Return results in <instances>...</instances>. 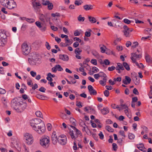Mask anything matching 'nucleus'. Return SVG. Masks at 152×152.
<instances>
[{
	"mask_svg": "<svg viewBox=\"0 0 152 152\" xmlns=\"http://www.w3.org/2000/svg\"><path fill=\"white\" fill-rule=\"evenodd\" d=\"M115 67L114 66H112L111 67H108V70L110 71H112L114 70L115 69Z\"/></svg>",
	"mask_w": 152,
	"mask_h": 152,
	"instance_id": "obj_57",
	"label": "nucleus"
},
{
	"mask_svg": "<svg viewBox=\"0 0 152 152\" xmlns=\"http://www.w3.org/2000/svg\"><path fill=\"white\" fill-rule=\"evenodd\" d=\"M77 19L80 22H83L85 19V18L84 17H82L81 15H80L78 17Z\"/></svg>",
	"mask_w": 152,
	"mask_h": 152,
	"instance_id": "obj_35",
	"label": "nucleus"
},
{
	"mask_svg": "<svg viewBox=\"0 0 152 152\" xmlns=\"http://www.w3.org/2000/svg\"><path fill=\"white\" fill-rule=\"evenodd\" d=\"M59 58L64 61H67L69 60V56L66 54H60L59 55Z\"/></svg>",
	"mask_w": 152,
	"mask_h": 152,
	"instance_id": "obj_13",
	"label": "nucleus"
},
{
	"mask_svg": "<svg viewBox=\"0 0 152 152\" xmlns=\"http://www.w3.org/2000/svg\"><path fill=\"white\" fill-rule=\"evenodd\" d=\"M60 117L63 119H66V115L65 113H61L60 115Z\"/></svg>",
	"mask_w": 152,
	"mask_h": 152,
	"instance_id": "obj_62",
	"label": "nucleus"
},
{
	"mask_svg": "<svg viewBox=\"0 0 152 152\" xmlns=\"http://www.w3.org/2000/svg\"><path fill=\"white\" fill-rule=\"evenodd\" d=\"M6 43L5 39H0V46H4Z\"/></svg>",
	"mask_w": 152,
	"mask_h": 152,
	"instance_id": "obj_26",
	"label": "nucleus"
},
{
	"mask_svg": "<svg viewBox=\"0 0 152 152\" xmlns=\"http://www.w3.org/2000/svg\"><path fill=\"white\" fill-rule=\"evenodd\" d=\"M38 90L42 92H45V91L46 90V89L43 87H41L40 88H39Z\"/></svg>",
	"mask_w": 152,
	"mask_h": 152,
	"instance_id": "obj_52",
	"label": "nucleus"
},
{
	"mask_svg": "<svg viewBox=\"0 0 152 152\" xmlns=\"http://www.w3.org/2000/svg\"><path fill=\"white\" fill-rule=\"evenodd\" d=\"M145 60L148 63H151L152 62V58H150L148 55H147L145 56Z\"/></svg>",
	"mask_w": 152,
	"mask_h": 152,
	"instance_id": "obj_27",
	"label": "nucleus"
},
{
	"mask_svg": "<svg viewBox=\"0 0 152 152\" xmlns=\"http://www.w3.org/2000/svg\"><path fill=\"white\" fill-rule=\"evenodd\" d=\"M69 121L74 126H76V121L73 117H71L70 118Z\"/></svg>",
	"mask_w": 152,
	"mask_h": 152,
	"instance_id": "obj_23",
	"label": "nucleus"
},
{
	"mask_svg": "<svg viewBox=\"0 0 152 152\" xmlns=\"http://www.w3.org/2000/svg\"><path fill=\"white\" fill-rule=\"evenodd\" d=\"M137 148L140 150L142 151V148L144 147V145L142 143H140L137 145Z\"/></svg>",
	"mask_w": 152,
	"mask_h": 152,
	"instance_id": "obj_32",
	"label": "nucleus"
},
{
	"mask_svg": "<svg viewBox=\"0 0 152 152\" xmlns=\"http://www.w3.org/2000/svg\"><path fill=\"white\" fill-rule=\"evenodd\" d=\"M66 140L65 139H63L62 140H59L58 142L61 145H64L66 143Z\"/></svg>",
	"mask_w": 152,
	"mask_h": 152,
	"instance_id": "obj_31",
	"label": "nucleus"
},
{
	"mask_svg": "<svg viewBox=\"0 0 152 152\" xmlns=\"http://www.w3.org/2000/svg\"><path fill=\"white\" fill-rule=\"evenodd\" d=\"M31 58H29L28 61L30 64L31 66L36 65L37 64L39 63V58L35 52H33L30 54Z\"/></svg>",
	"mask_w": 152,
	"mask_h": 152,
	"instance_id": "obj_2",
	"label": "nucleus"
},
{
	"mask_svg": "<svg viewBox=\"0 0 152 152\" xmlns=\"http://www.w3.org/2000/svg\"><path fill=\"white\" fill-rule=\"evenodd\" d=\"M9 1L8 0H0V2L2 6L6 7Z\"/></svg>",
	"mask_w": 152,
	"mask_h": 152,
	"instance_id": "obj_22",
	"label": "nucleus"
},
{
	"mask_svg": "<svg viewBox=\"0 0 152 152\" xmlns=\"http://www.w3.org/2000/svg\"><path fill=\"white\" fill-rule=\"evenodd\" d=\"M141 128H142L143 130L145 131V132L147 133L148 132V128L146 126L143 125L141 126Z\"/></svg>",
	"mask_w": 152,
	"mask_h": 152,
	"instance_id": "obj_50",
	"label": "nucleus"
},
{
	"mask_svg": "<svg viewBox=\"0 0 152 152\" xmlns=\"http://www.w3.org/2000/svg\"><path fill=\"white\" fill-rule=\"evenodd\" d=\"M132 78V80L134 82L136 85H138L140 83V80L138 79L137 75L134 72L131 73Z\"/></svg>",
	"mask_w": 152,
	"mask_h": 152,
	"instance_id": "obj_9",
	"label": "nucleus"
},
{
	"mask_svg": "<svg viewBox=\"0 0 152 152\" xmlns=\"http://www.w3.org/2000/svg\"><path fill=\"white\" fill-rule=\"evenodd\" d=\"M69 78L70 79V80L71 81V83L73 84H75L76 82V80L71 76H69Z\"/></svg>",
	"mask_w": 152,
	"mask_h": 152,
	"instance_id": "obj_36",
	"label": "nucleus"
},
{
	"mask_svg": "<svg viewBox=\"0 0 152 152\" xmlns=\"http://www.w3.org/2000/svg\"><path fill=\"white\" fill-rule=\"evenodd\" d=\"M35 114L37 117L43 118L42 114L40 111H36L35 113Z\"/></svg>",
	"mask_w": 152,
	"mask_h": 152,
	"instance_id": "obj_30",
	"label": "nucleus"
},
{
	"mask_svg": "<svg viewBox=\"0 0 152 152\" xmlns=\"http://www.w3.org/2000/svg\"><path fill=\"white\" fill-rule=\"evenodd\" d=\"M20 104L18 106L17 109H16V111L18 113H21L26 108L27 104L26 103L23 102H21Z\"/></svg>",
	"mask_w": 152,
	"mask_h": 152,
	"instance_id": "obj_6",
	"label": "nucleus"
},
{
	"mask_svg": "<svg viewBox=\"0 0 152 152\" xmlns=\"http://www.w3.org/2000/svg\"><path fill=\"white\" fill-rule=\"evenodd\" d=\"M22 51L25 55H28L30 52L31 48L26 43H23L21 46Z\"/></svg>",
	"mask_w": 152,
	"mask_h": 152,
	"instance_id": "obj_4",
	"label": "nucleus"
},
{
	"mask_svg": "<svg viewBox=\"0 0 152 152\" xmlns=\"http://www.w3.org/2000/svg\"><path fill=\"white\" fill-rule=\"evenodd\" d=\"M36 96L38 99L41 100H45L46 99V98H48L46 96L40 94H37Z\"/></svg>",
	"mask_w": 152,
	"mask_h": 152,
	"instance_id": "obj_19",
	"label": "nucleus"
},
{
	"mask_svg": "<svg viewBox=\"0 0 152 152\" xmlns=\"http://www.w3.org/2000/svg\"><path fill=\"white\" fill-rule=\"evenodd\" d=\"M133 30V29L132 28L129 29L128 30L126 31H123V32L124 33V35L126 37H129V34L130 32H132Z\"/></svg>",
	"mask_w": 152,
	"mask_h": 152,
	"instance_id": "obj_17",
	"label": "nucleus"
},
{
	"mask_svg": "<svg viewBox=\"0 0 152 152\" xmlns=\"http://www.w3.org/2000/svg\"><path fill=\"white\" fill-rule=\"evenodd\" d=\"M135 137L134 135L132 133H129L128 135V138L130 140H132L134 139Z\"/></svg>",
	"mask_w": 152,
	"mask_h": 152,
	"instance_id": "obj_38",
	"label": "nucleus"
},
{
	"mask_svg": "<svg viewBox=\"0 0 152 152\" xmlns=\"http://www.w3.org/2000/svg\"><path fill=\"white\" fill-rule=\"evenodd\" d=\"M103 64H104L105 65H108L110 64V62L107 59H105L104 60V62L102 63Z\"/></svg>",
	"mask_w": 152,
	"mask_h": 152,
	"instance_id": "obj_46",
	"label": "nucleus"
},
{
	"mask_svg": "<svg viewBox=\"0 0 152 152\" xmlns=\"http://www.w3.org/2000/svg\"><path fill=\"white\" fill-rule=\"evenodd\" d=\"M16 7V3L14 0H11L10 1H8L6 7L9 9H12Z\"/></svg>",
	"mask_w": 152,
	"mask_h": 152,
	"instance_id": "obj_8",
	"label": "nucleus"
},
{
	"mask_svg": "<svg viewBox=\"0 0 152 152\" xmlns=\"http://www.w3.org/2000/svg\"><path fill=\"white\" fill-rule=\"evenodd\" d=\"M31 135V134L28 133H26L24 135V139H25L26 140H27L28 139L30 138V137H29V136H30Z\"/></svg>",
	"mask_w": 152,
	"mask_h": 152,
	"instance_id": "obj_39",
	"label": "nucleus"
},
{
	"mask_svg": "<svg viewBox=\"0 0 152 152\" xmlns=\"http://www.w3.org/2000/svg\"><path fill=\"white\" fill-rule=\"evenodd\" d=\"M52 141V143L54 144H56L58 142V137L56 135V132L55 131L53 132L51 136Z\"/></svg>",
	"mask_w": 152,
	"mask_h": 152,
	"instance_id": "obj_11",
	"label": "nucleus"
},
{
	"mask_svg": "<svg viewBox=\"0 0 152 152\" xmlns=\"http://www.w3.org/2000/svg\"><path fill=\"white\" fill-rule=\"evenodd\" d=\"M6 93V91L5 89L0 88V94H4Z\"/></svg>",
	"mask_w": 152,
	"mask_h": 152,
	"instance_id": "obj_59",
	"label": "nucleus"
},
{
	"mask_svg": "<svg viewBox=\"0 0 152 152\" xmlns=\"http://www.w3.org/2000/svg\"><path fill=\"white\" fill-rule=\"evenodd\" d=\"M76 105L79 108H81L82 107L81 105V103L80 102L77 101L76 102Z\"/></svg>",
	"mask_w": 152,
	"mask_h": 152,
	"instance_id": "obj_60",
	"label": "nucleus"
},
{
	"mask_svg": "<svg viewBox=\"0 0 152 152\" xmlns=\"http://www.w3.org/2000/svg\"><path fill=\"white\" fill-rule=\"evenodd\" d=\"M131 59L132 61L134 60H139L142 57L141 54H139L138 55L137 54V52L135 53H132L131 54Z\"/></svg>",
	"mask_w": 152,
	"mask_h": 152,
	"instance_id": "obj_10",
	"label": "nucleus"
},
{
	"mask_svg": "<svg viewBox=\"0 0 152 152\" xmlns=\"http://www.w3.org/2000/svg\"><path fill=\"white\" fill-rule=\"evenodd\" d=\"M83 49L86 51H89L90 50V47L89 46L87 45L83 47Z\"/></svg>",
	"mask_w": 152,
	"mask_h": 152,
	"instance_id": "obj_64",
	"label": "nucleus"
},
{
	"mask_svg": "<svg viewBox=\"0 0 152 152\" xmlns=\"http://www.w3.org/2000/svg\"><path fill=\"white\" fill-rule=\"evenodd\" d=\"M40 145L44 148H47L49 146L50 139L47 136H43L40 140Z\"/></svg>",
	"mask_w": 152,
	"mask_h": 152,
	"instance_id": "obj_3",
	"label": "nucleus"
},
{
	"mask_svg": "<svg viewBox=\"0 0 152 152\" xmlns=\"http://www.w3.org/2000/svg\"><path fill=\"white\" fill-rule=\"evenodd\" d=\"M82 50H80L79 48H77L75 50V53L77 55H80Z\"/></svg>",
	"mask_w": 152,
	"mask_h": 152,
	"instance_id": "obj_33",
	"label": "nucleus"
},
{
	"mask_svg": "<svg viewBox=\"0 0 152 152\" xmlns=\"http://www.w3.org/2000/svg\"><path fill=\"white\" fill-rule=\"evenodd\" d=\"M123 65L127 71H129L130 70L129 66L126 62H124L123 63Z\"/></svg>",
	"mask_w": 152,
	"mask_h": 152,
	"instance_id": "obj_24",
	"label": "nucleus"
},
{
	"mask_svg": "<svg viewBox=\"0 0 152 152\" xmlns=\"http://www.w3.org/2000/svg\"><path fill=\"white\" fill-rule=\"evenodd\" d=\"M26 21L29 23H33L34 22L35 20L32 18H27Z\"/></svg>",
	"mask_w": 152,
	"mask_h": 152,
	"instance_id": "obj_48",
	"label": "nucleus"
},
{
	"mask_svg": "<svg viewBox=\"0 0 152 152\" xmlns=\"http://www.w3.org/2000/svg\"><path fill=\"white\" fill-rule=\"evenodd\" d=\"M104 96L106 97H108L109 95V92L107 90H105L104 92Z\"/></svg>",
	"mask_w": 152,
	"mask_h": 152,
	"instance_id": "obj_56",
	"label": "nucleus"
},
{
	"mask_svg": "<svg viewBox=\"0 0 152 152\" xmlns=\"http://www.w3.org/2000/svg\"><path fill=\"white\" fill-rule=\"evenodd\" d=\"M83 3L82 0H76L75 1V4L77 6H79Z\"/></svg>",
	"mask_w": 152,
	"mask_h": 152,
	"instance_id": "obj_34",
	"label": "nucleus"
},
{
	"mask_svg": "<svg viewBox=\"0 0 152 152\" xmlns=\"http://www.w3.org/2000/svg\"><path fill=\"white\" fill-rule=\"evenodd\" d=\"M44 5H48V8L49 10H51L53 9V5L52 3L50 2L49 1H46V3L44 4Z\"/></svg>",
	"mask_w": 152,
	"mask_h": 152,
	"instance_id": "obj_14",
	"label": "nucleus"
},
{
	"mask_svg": "<svg viewBox=\"0 0 152 152\" xmlns=\"http://www.w3.org/2000/svg\"><path fill=\"white\" fill-rule=\"evenodd\" d=\"M125 78L127 82L129 84L130 83V82H131V79L128 76H125Z\"/></svg>",
	"mask_w": 152,
	"mask_h": 152,
	"instance_id": "obj_53",
	"label": "nucleus"
},
{
	"mask_svg": "<svg viewBox=\"0 0 152 152\" xmlns=\"http://www.w3.org/2000/svg\"><path fill=\"white\" fill-rule=\"evenodd\" d=\"M20 103L17 98H15L11 101V106L14 109L16 110Z\"/></svg>",
	"mask_w": 152,
	"mask_h": 152,
	"instance_id": "obj_7",
	"label": "nucleus"
},
{
	"mask_svg": "<svg viewBox=\"0 0 152 152\" xmlns=\"http://www.w3.org/2000/svg\"><path fill=\"white\" fill-rule=\"evenodd\" d=\"M91 63L93 64L96 65L97 64V60L95 59H92L91 61Z\"/></svg>",
	"mask_w": 152,
	"mask_h": 152,
	"instance_id": "obj_49",
	"label": "nucleus"
},
{
	"mask_svg": "<svg viewBox=\"0 0 152 152\" xmlns=\"http://www.w3.org/2000/svg\"><path fill=\"white\" fill-rule=\"evenodd\" d=\"M133 93L135 94L138 95L139 92L137 90L136 88H135L133 90Z\"/></svg>",
	"mask_w": 152,
	"mask_h": 152,
	"instance_id": "obj_61",
	"label": "nucleus"
},
{
	"mask_svg": "<svg viewBox=\"0 0 152 152\" xmlns=\"http://www.w3.org/2000/svg\"><path fill=\"white\" fill-rule=\"evenodd\" d=\"M6 37V34L2 32H0V39H5Z\"/></svg>",
	"mask_w": 152,
	"mask_h": 152,
	"instance_id": "obj_28",
	"label": "nucleus"
},
{
	"mask_svg": "<svg viewBox=\"0 0 152 152\" xmlns=\"http://www.w3.org/2000/svg\"><path fill=\"white\" fill-rule=\"evenodd\" d=\"M29 137H30V138L28 139L27 140H26V142L28 145H31L32 144L33 142V138L32 135L30 136H29Z\"/></svg>",
	"mask_w": 152,
	"mask_h": 152,
	"instance_id": "obj_20",
	"label": "nucleus"
},
{
	"mask_svg": "<svg viewBox=\"0 0 152 152\" xmlns=\"http://www.w3.org/2000/svg\"><path fill=\"white\" fill-rule=\"evenodd\" d=\"M92 69L94 70H92V72L94 73L97 72L99 71L98 69L95 66L93 67H92Z\"/></svg>",
	"mask_w": 152,
	"mask_h": 152,
	"instance_id": "obj_47",
	"label": "nucleus"
},
{
	"mask_svg": "<svg viewBox=\"0 0 152 152\" xmlns=\"http://www.w3.org/2000/svg\"><path fill=\"white\" fill-rule=\"evenodd\" d=\"M105 129L109 132H113L114 131L113 129L109 126H106Z\"/></svg>",
	"mask_w": 152,
	"mask_h": 152,
	"instance_id": "obj_29",
	"label": "nucleus"
},
{
	"mask_svg": "<svg viewBox=\"0 0 152 152\" xmlns=\"http://www.w3.org/2000/svg\"><path fill=\"white\" fill-rule=\"evenodd\" d=\"M91 53L96 57H98L99 56V54L96 51H93Z\"/></svg>",
	"mask_w": 152,
	"mask_h": 152,
	"instance_id": "obj_41",
	"label": "nucleus"
},
{
	"mask_svg": "<svg viewBox=\"0 0 152 152\" xmlns=\"http://www.w3.org/2000/svg\"><path fill=\"white\" fill-rule=\"evenodd\" d=\"M33 7L35 10H37V9L39 8V7L41 6V5L40 4L39 2H37L34 3L32 5Z\"/></svg>",
	"mask_w": 152,
	"mask_h": 152,
	"instance_id": "obj_18",
	"label": "nucleus"
},
{
	"mask_svg": "<svg viewBox=\"0 0 152 152\" xmlns=\"http://www.w3.org/2000/svg\"><path fill=\"white\" fill-rule=\"evenodd\" d=\"M88 19L89 21L91 23H95L96 22V19L94 17L88 16Z\"/></svg>",
	"mask_w": 152,
	"mask_h": 152,
	"instance_id": "obj_21",
	"label": "nucleus"
},
{
	"mask_svg": "<svg viewBox=\"0 0 152 152\" xmlns=\"http://www.w3.org/2000/svg\"><path fill=\"white\" fill-rule=\"evenodd\" d=\"M39 18L43 23H45V20L48 22L50 19V14L48 13H46L45 15L42 14H40Z\"/></svg>",
	"mask_w": 152,
	"mask_h": 152,
	"instance_id": "obj_5",
	"label": "nucleus"
},
{
	"mask_svg": "<svg viewBox=\"0 0 152 152\" xmlns=\"http://www.w3.org/2000/svg\"><path fill=\"white\" fill-rule=\"evenodd\" d=\"M69 133L70 135L71 138L73 139H74V140H75L76 138L78 137V135L76 134L75 135H74V131L72 130L71 129H70Z\"/></svg>",
	"mask_w": 152,
	"mask_h": 152,
	"instance_id": "obj_15",
	"label": "nucleus"
},
{
	"mask_svg": "<svg viewBox=\"0 0 152 152\" xmlns=\"http://www.w3.org/2000/svg\"><path fill=\"white\" fill-rule=\"evenodd\" d=\"M35 23L36 26L39 28H40L42 27L41 24L39 21H36Z\"/></svg>",
	"mask_w": 152,
	"mask_h": 152,
	"instance_id": "obj_55",
	"label": "nucleus"
},
{
	"mask_svg": "<svg viewBox=\"0 0 152 152\" xmlns=\"http://www.w3.org/2000/svg\"><path fill=\"white\" fill-rule=\"evenodd\" d=\"M99 136L101 139L103 140L104 139V135L102 132H100V133L99 134Z\"/></svg>",
	"mask_w": 152,
	"mask_h": 152,
	"instance_id": "obj_58",
	"label": "nucleus"
},
{
	"mask_svg": "<svg viewBox=\"0 0 152 152\" xmlns=\"http://www.w3.org/2000/svg\"><path fill=\"white\" fill-rule=\"evenodd\" d=\"M50 28L54 31H56L58 30V28L57 27H55L54 26H50Z\"/></svg>",
	"mask_w": 152,
	"mask_h": 152,
	"instance_id": "obj_63",
	"label": "nucleus"
},
{
	"mask_svg": "<svg viewBox=\"0 0 152 152\" xmlns=\"http://www.w3.org/2000/svg\"><path fill=\"white\" fill-rule=\"evenodd\" d=\"M56 67L57 69H58V71H63V68L60 65H56Z\"/></svg>",
	"mask_w": 152,
	"mask_h": 152,
	"instance_id": "obj_42",
	"label": "nucleus"
},
{
	"mask_svg": "<svg viewBox=\"0 0 152 152\" xmlns=\"http://www.w3.org/2000/svg\"><path fill=\"white\" fill-rule=\"evenodd\" d=\"M31 135V134L28 133H26L24 135V139H25L26 140H27L28 139L30 138V137H29V136H30Z\"/></svg>",
	"mask_w": 152,
	"mask_h": 152,
	"instance_id": "obj_40",
	"label": "nucleus"
},
{
	"mask_svg": "<svg viewBox=\"0 0 152 152\" xmlns=\"http://www.w3.org/2000/svg\"><path fill=\"white\" fill-rule=\"evenodd\" d=\"M40 119L34 118L33 120L31 125L33 129L39 134L44 133L45 131V127L43 122Z\"/></svg>",
	"mask_w": 152,
	"mask_h": 152,
	"instance_id": "obj_1",
	"label": "nucleus"
},
{
	"mask_svg": "<svg viewBox=\"0 0 152 152\" xmlns=\"http://www.w3.org/2000/svg\"><path fill=\"white\" fill-rule=\"evenodd\" d=\"M118 64H119L118 65V68H119V69L121 70V71L124 70V68L123 66L121 64L119 63Z\"/></svg>",
	"mask_w": 152,
	"mask_h": 152,
	"instance_id": "obj_54",
	"label": "nucleus"
},
{
	"mask_svg": "<svg viewBox=\"0 0 152 152\" xmlns=\"http://www.w3.org/2000/svg\"><path fill=\"white\" fill-rule=\"evenodd\" d=\"M88 31H86L85 33V36L86 37H90L91 35V30L90 29H88Z\"/></svg>",
	"mask_w": 152,
	"mask_h": 152,
	"instance_id": "obj_25",
	"label": "nucleus"
},
{
	"mask_svg": "<svg viewBox=\"0 0 152 152\" xmlns=\"http://www.w3.org/2000/svg\"><path fill=\"white\" fill-rule=\"evenodd\" d=\"M74 132H75L76 134H77V135L81 134V132L78 129H77L76 128L74 130Z\"/></svg>",
	"mask_w": 152,
	"mask_h": 152,
	"instance_id": "obj_51",
	"label": "nucleus"
},
{
	"mask_svg": "<svg viewBox=\"0 0 152 152\" xmlns=\"http://www.w3.org/2000/svg\"><path fill=\"white\" fill-rule=\"evenodd\" d=\"M123 21L124 23H126L127 24H129L130 23H133L134 22V21H133L130 20H128V19H127L126 18L124 19V20Z\"/></svg>",
	"mask_w": 152,
	"mask_h": 152,
	"instance_id": "obj_37",
	"label": "nucleus"
},
{
	"mask_svg": "<svg viewBox=\"0 0 152 152\" xmlns=\"http://www.w3.org/2000/svg\"><path fill=\"white\" fill-rule=\"evenodd\" d=\"M84 9L86 11L91 10L93 9L94 6L91 4H86L83 6Z\"/></svg>",
	"mask_w": 152,
	"mask_h": 152,
	"instance_id": "obj_16",
	"label": "nucleus"
},
{
	"mask_svg": "<svg viewBox=\"0 0 152 152\" xmlns=\"http://www.w3.org/2000/svg\"><path fill=\"white\" fill-rule=\"evenodd\" d=\"M102 46V47H100V49L101 50V51L102 53H104L105 52V49L106 48L105 46L104 45H103Z\"/></svg>",
	"mask_w": 152,
	"mask_h": 152,
	"instance_id": "obj_45",
	"label": "nucleus"
},
{
	"mask_svg": "<svg viewBox=\"0 0 152 152\" xmlns=\"http://www.w3.org/2000/svg\"><path fill=\"white\" fill-rule=\"evenodd\" d=\"M88 88L91 95H95L97 94L96 91L94 89L93 87L91 85H89L88 86Z\"/></svg>",
	"mask_w": 152,
	"mask_h": 152,
	"instance_id": "obj_12",
	"label": "nucleus"
},
{
	"mask_svg": "<svg viewBox=\"0 0 152 152\" xmlns=\"http://www.w3.org/2000/svg\"><path fill=\"white\" fill-rule=\"evenodd\" d=\"M99 74L100 75V77H107L106 74L103 72H100L99 73Z\"/></svg>",
	"mask_w": 152,
	"mask_h": 152,
	"instance_id": "obj_43",
	"label": "nucleus"
},
{
	"mask_svg": "<svg viewBox=\"0 0 152 152\" xmlns=\"http://www.w3.org/2000/svg\"><path fill=\"white\" fill-rule=\"evenodd\" d=\"M45 46L46 47V48L48 50H50L51 48V47L49 43L47 42H45Z\"/></svg>",
	"mask_w": 152,
	"mask_h": 152,
	"instance_id": "obj_44",
	"label": "nucleus"
}]
</instances>
